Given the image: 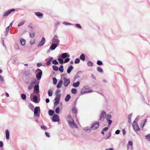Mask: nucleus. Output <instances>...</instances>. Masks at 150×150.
<instances>
[{
  "label": "nucleus",
  "mask_w": 150,
  "mask_h": 150,
  "mask_svg": "<svg viewBox=\"0 0 150 150\" xmlns=\"http://www.w3.org/2000/svg\"><path fill=\"white\" fill-rule=\"evenodd\" d=\"M66 74H62L61 75V77L62 78H63V79L64 80V85L65 87H67L69 84L70 83V80L69 79H67V78L65 77Z\"/></svg>",
  "instance_id": "nucleus-1"
},
{
  "label": "nucleus",
  "mask_w": 150,
  "mask_h": 150,
  "mask_svg": "<svg viewBox=\"0 0 150 150\" xmlns=\"http://www.w3.org/2000/svg\"><path fill=\"white\" fill-rule=\"evenodd\" d=\"M92 90H91L89 87L88 86H84L82 89L81 93L83 94L87 93H91Z\"/></svg>",
  "instance_id": "nucleus-2"
},
{
  "label": "nucleus",
  "mask_w": 150,
  "mask_h": 150,
  "mask_svg": "<svg viewBox=\"0 0 150 150\" xmlns=\"http://www.w3.org/2000/svg\"><path fill=\"white\" fill-rule=\"evenodd\" d=\"M52 42L53 43L59 45L60 43L59 37L57 35H54L52 39Z\"/></svg>",
  "instance_id": "nucleus-3"
},
{
  "label": "nucleus",
  "mask_w": 150,
  "mask_h": 150,
  "mask_svg": "<svg viewBox=\"0 0 150 150\" xmlns=\"http://www.w3.org/2000/svg\"><path fill=\"white\" fill-rule=\"evenodd\" d=\"M35 72H37L36 75L37 78L38 80H40L41 79L42 73V71L39 69H38L35 70Z\"/></svg>",
  "instance_id": "nucleus-4"
},
{
  "label": "nucleus",
  "mask_w": 150,
  "mask_h": 150,
  "mask_svg": "<svg viewBox=\"0 0 150 150\" xmlns=\"http://www.w3.org/2000/svg\"><path fill=\"white\" fill-rule=\"evenodd\" d=\"M40 108L39 106L36 107L35 108L34 115L35 116L38 117L40 116Z\"/></svg>",
  "instance_id": "nucleus-5"
},
{
  "label": "nucleus",
  "mask_w": 150,
  "mask_h": 150,
  "mask_svg": "<svg viewBox=\"0 0 150 150\" xmlns=\"http://www.w3.org/2000/svg\"><path fill=\"white\" fill-rule=\"evenodd\" d=\"M61 96V94L57 95L56 96L55 98L54 99L55 101L54 102V105H58L59 103Z\"/></svg>",
  "instance_id": "nucleus-6"
},
{
  "label": "nucleus",
  "mask_w": 150,
  "mask_h": 150,
  "mask_svg": "<svg viewBox=\"0 0 150 150\" xmlns=\"http://www.w3.org/2000/svg\"><path fill=\"white\" fill-rule=\"evenodd\" d=\"M99 125V124L98 122L94 123L91 127V129L92 130H95L98 128Z\"/></svg>",
  "instance_id": "nucleus-7"
},
{
  "label": "nucleus",
  "mask_w": 150,
  "mask_h": 150,
  "mask_svg": "<svg viewBox=\"0 0 150 150\" xmlns=\"http://www.w3.org/2000/svg\"><path fill=\"white\" fill-rule=\"evenodd\" d=\"M15 9L13 8L9 10L8 11L5 12L3 15L4 17H5L6 16H8L9 14H10L12 12L14 11Z\"/></svg>",
  "instance_id": "nucleus-8"
},
{
  "label": "nucleus",
  "mask_w": 150,
  "mask_h": 150,
  "mask_svg": "<svg viewBox=\"0 0 150 150\" xmlns=\"http://www.w3.org/2000/svg\"><path fill=\"white\" fill-rule=\"evenodd\" d=\"M106 113L104 111H103L101 112V114L100 116V120L101 121H103L105 117Z\"/></svg>",
  "instance_id": "nucleus-9"
},
{
  "label": "nucleus",
  "mask_w": 150,
  "mask_h": 150,
  "mask_svg": "<svg viewBox=\"0 0 150 150\" xmlns=\"http://www.w3.org/2000/svg\"><path fill=\"white\" fill-rule=\"evenodd\" d=\"M36 82V80L35 79H34L33 80H32L31 83H30V86H29L28 87V89L31 90V89H32L35 83Z\"/></svg>",
  "instance_id": "nucleus-10"
},
{
  "label": "nucleus",
  "mask_w": 150,
  "mask_h": 150,
  "mask_svg": "<svg viewBox=\"0 0 150 150\" xmlns=\"http://www.w3.org/2000/svg\"><path fill=\"white\" fill-rule=\"evenodd\" d=\"M53 121L56 122H59V116L58 115H54L52 117Z\"/></svg>",
  "instance_id": "nucleus-11"
},
{
  "label": "nucleus",
  "mask_w": 150,
  "mask_h": 150,
  "mask_svg": "<svg viewBox=\"0 0 150 150\" xmlns=\"http://www.w3.org/2000/svg\"><path fill=\"white\" fill-rule=\"evenodd\" d=\"M71 127L73 128L74 127L77 128L78 127L77 124L75 123L74 121H72L69 124Z\"/></svg>",
  "instance_id": "nucleus-12"
},
{
  "label": "nucleus",
  "mask_w": 150,
  "mask_h": 150,
  "mask_svg": "<svg viewBox=\"0 0 150 150\" xmlns=\"http://www.w3.org/2000/svg\"><path fill=\"white\" fill-rule=\"evenodd\" d=\"M60 57H61L63 59H64L66 57H70L69 54H67V53H64L61 54L60 56Z\"/></svg>",
  "instance_id": "nucleus-13"
},
{
  "label": "nucleus",
  "mask_w": 150,
  "mask_h": 150,
  "mask_svg": "<svg viewBox=\"0 0 150 150\" xmlns=\"http://www.w3.org/2000/svg\"><path fill=\"white\" fill-rule=\"evenodd\" d=\"M53 59V58L52 57H50L48 59H46L45 61L47 62L46 63V65L47 66L50 65L51 64L52 61Z\"/></svg>",
  "instance_id": "nucleus-14"
},
{
  "label": "nucleus",
  "mask_w": 150,
  "mask_h": 150,
  "mask_svg": "<svg viewBox=\"0 0 150 150\" xmlns=\"http://www.w3.org/2000/svg\"><path fill=\"white\" fill-rule=\"evenodd\" d=\"M58 45L52 42V44L50 47V49L52 50H54L57 47Z\"/></svg>",
  "instance_id": "nucleus-15"
},
{
  "label": "nucleus",
  "mask_w": 150,
  "mask_h": 150,
  "mask_svg": "<svg viewBox=\"0 0 150 150\" xmlns=\"http://www.w3.org/2000/svg\"><path fill=\"white\" fill-rule=\"evenodd\" d=\"M45 42V39L44 37H43L42 38L41 41L38 44V47L41 46L43 45Z\"/></svg>",
  "instance_id": "nucleus-16"
},
{
  "label": "nucleus",
  "mask_w": 150,
  "mask_h": 150,
  "mask_svg": "<svg viewBox=\"0 0 150 150\" xmlns=\"http://www.w3.org/2000/svg\"><path fill=\"white\" fill-rule=\"evenodd\" d=\"M133 127L135 131H138L140 129V128L137 125V123H134V122H133Z\"/></svg>",
  "instance_id": "nucleus-17"
},
{
  "label": "nucleus",
  "mask_w": 150,
  "mask_h": 150,
  "mask_svg": "<svg viewBox=\"0 0 150 150\" xmlns=\"http://www.w3.org/2000/svg\"><path fill=\"white\" fill-rule=\"evenodd\" d=\"M34 92L36 93H39V86L38 84H36L34 86Z\"/></svg>",
  "instance_id": "nucleus-18"
},
{
  "label": "nucleus",
  "mask_w": 150,
  "mask_h": 150,
  "mask_svg": "<svg viewBox=\"0 0 150 150\" xmlns=\"http://www.w3.org/2000/svg\"><path fill=\"white\" fill-rule=\"evenodd\" d=\"M67 121L69 122V123L71 122L72 121H73V119L72 118L71 116L70 115H68L67 116Z\"/></svg>",
  "instance_id": "nucleus-19"
},
{
  "label": "nucleus",
  "mask_w": 150,
  "mask_h": 150,
  "mask_svg": "<svg viewBox=\"0 0 150 150\" xmlns=\"http://www.w3.org/2000/svg\"><path fill=\"white\" fill-rule=\"evenodd\" d=\"M132 116V113L129 114L128 116V122L129 124L132 123L131 118Z\"/></svg>",
  "instance_id": "nucleus-20"
},
{
  "label": "nucleus",
  "mask_w": 150,
  "mask_h": 150,
  "mask_svg": "<svg viewBox=\"0 0 150 150\" xmlns=\"http://www.w3.org/2000/svg\"><path fill=\"white\" fill-rule=\"evenodd\" d=\"M73 67L71 65L69 66L67 69V73L69 74L70 73L71 71L73 69Z\"/></svg>",
  "instance_id": "nucleus-21"
},
{
  "label": "nucleus",
  "mask_w": 150,
  "mask_h": 150,
  "mask_svg": "<svg viewBox=\"0 0 150 150\" xmlns=\"http://www.w3.org/2000/svg\"><path fill=\"white\" fill-rule=\"evenodd\" d=\"M80 82L78 81L74 83L73 84V86L74 87L76 88L78 87L80 85Z\"/></svg>",
  "instance_id": "nucleus-22"
},
{
  "label": "nucleus",
  "mask_w": 150,
  "mask_h": 150,
  "mask_svg": "<svg viewBox=\"0 0 150 150\" xmlns=\"http://www.w3.org/2000/svg\"><path fill=\"white\" fill-rule=\"evenodd\" d=\"M63 81L62 80H60L58 82L57 85V88H60L62 84Z\"/></svg>",
  "instance_id": "nucleus-23"
},
{
  "label": "nucleus",
  "mask_w": 150,
  "mask_h": 150,
  "mask_svg": "<svg viewBox=\"0 0 150 150\" xmlns=\"http://www.w3.org/2000/svg\"><path fill=\"white\" fill-rule=\"evenodd\" d=\"M6 137L7 139H8L9 138V132L8 129H7L6 131Z\"/></svg>",
  "instance_id": "nucleus-24"
},
{
  "label": "nucleus",
  "mask_w": 150,
  "mask_h": 150,
  "mask_svg": "<svg viewBox=\"0 0 150 150\" xmlns=\"http://www.w3.org/2000/svg\"><path fill=\"white\" fill-rule=\"evenodd\" d=\"M35 14L37 16L39 17H42L43 16L42 13L40 12H36Z\"/></svg>",
  "instance_id": "nucleus-25"
},
{
  "label": "nucleus",
  "mask_w": 150,
  "mask_h": 150,
  "mask_svg": "<svg viewBox=\"0 0 150 150\" xmlns=\"http://www.w3.org/2000/svg\"><path fill=\"white\" fill-rule=\"evenodd\" d=\"M30 74V70L25 71L23 73V74L25 76H28Z\"/></svg>",
  "instance_id": "nucleus-26"
},
{
  "label": "nucleus",
  "mask_w": 150,
  "mask_h": 150,
  "mask_svg": "<svg viewBox=\"0 0 150 150\" xmlns=\"http://www.w3.org/2000/svg\"><path fill=\"white\" fill-rule=\"evenodd\" d=\"M20 42L21 45L23 46L25 44V41L24 39L22 38L20 39Z\"/></svg>",
  "instance_id": "nucleus-27"
},
{
  "label": "nucleus",
  "mask_w": 150,
  "mask_h": 150,
  "mask_svg": "<svg viewBox=\"0 0 150 150\" xmlns=\"http://www.w3.org/2000/svg\"><path fill=\"white\" fill-rule=\"evenodd\" d=\"M71 98V96L69 94H68L67 95L66 98L65 99V101L68 102L69 101Z\"/></svg>",
  "instance_id": "nucleus-28"
},
{
  "label": "nucleus",
  "mask_w": 150,
  "mask_h": 150,
  "mask_svg": "<svg viewBox=\"0 0 150 150\" xmlns=\"http://www.w3.org/2000/svg\"><path fill=\"white\" fill-rule=\"evenodd\" d=\"M25 22V20H23L19 22V23L18 25V27L21 26L23 25Z\"/></svg>",
  "instance_id": "nucleus-29"
},
{
  "label": "nucleus",
  "mask_w": 150,
  "mask_h": 150,
  "mask_svg": "<svg viewBox=\"0 0 150 150\" xmlns=\"http://www.w3.org/2000/svg\"><path fill=\"white\" fill-rule=\"evenodd\" d=\"M80 58L81 60L83 61L85 60V57L83 54H81L80 57Z\"/></svg>",
  "instance_id": "nucleus-30"
},
{
  "label": "nucleus",
  "mask_w": 150,
  "mask_h": 150,
  "mask_svg": "<svg viewBox=\"0 0 150 150\" xmlns=\"http://www.w3.org/2000/svg\"><path fill=\"white\" fill-rule=\"evenodd\" d=\"M63 59L59 57L58 58V60L60 64H63V63H64Z\"/></svg>",
  "instance_id": "nucleus-31"
},
{
  "label": "nucleus",
  "mask_w": 150,
  "mask_h": 150,
  "mask_svg": "<svg viewBox=\"0 0 150 150\" xmlns=\"http://www.w3.org/2000/svg\"><path fill=\"white\" fill-rule=\"evenodd\" d=\"M54 113V111L52 110H49L48 111V113L49 115L52 116L53 115Z\"/></svg>",
  "instance_id": "nucleus-32"
},
{
  "label": "nucleus",
  "mask_w": 150,
  "mask_h": 150,
  "mask_svg": "<svg viewBox=\"0 0 150 150\" xmlns=\"http://www.w3.org/2000/svg\"><path fill=\"white\" fill-rule=\"evenodd\" d=\"M33 100L35 103H37L38 100L37 97L36 96H34L33 98Z\"/></svg>",
  "instance_id": "nucleus-33"
},
{
  "label": "nucleus",
  "mask_w": 150,
  "mask_h": 150,
  "mask_svg": "<svg viewBox=\"0 0 150 150\" xmlns=\"http://www.w3.org/2000/svg\"><path fill=\"white\" fill-rule=\"evenodd\" d=\"M59 70L62 73L64 71L63 66L62 65H61L59 69Z\"/></svg>",
  "instance_id": "nucleus-34"
},
{
  "label": "nucleus",
  "mask_w": 150,
  "mask_h": 150,
  "mask_svg": "<svg viewBox=\"0 0 150 150\" xmlns=\"http://www.w3.org/2000/svg\"><path fill=\"white\" fill-rule=\"evenodd\" d=\"M14 48L16 50H18L19 49V47L18 45L16 43L14 44Z\"/></svg>",
  "instance_id": "nucleus-35"
},
{
  "label": "nucleus",
  "mask_w": 150,
  "mask_h": 150,
  "mask_svg": "<svg viewBox=\"0 0 150 150\" xmlns=\"http://www.w3.org/2000/svg\"><path fill=\"white\" fill-rule=\"evenodd\" d=\"M72 112L73 113L76 115L77 113V110L76 108H73L72 110Z\"/></svg>",
  "instance_id": "nucleus-36"
},
{
  "label": "nucleus",
  "mask_w": 150,
  "mask_h": 150,
  "mask_svg": "<svg viewBox=\"0 0 150 150\" xmlns=\"http://www.w3.org/2000/svg\"><path fill=\"white\" fill-rule=\"evenodd\" d=\"M71 92L72 93L75 94L77 93V91L76 89L72 88L71 90Z\"/></svg>",
  "instance_id": "nucleus-37"
},
{
  "label": "nucleus",
  "mask_w": 150,
  "mask_h": 150,
  "mask_svg": "<svg viewBox=\"0 0 150 150\" xmlns=\"http://www.w3.org/2000/svg\"><path fill=\"white\" fill-rule=\"evenodd\" d=\"M97 69L98 71L100 73H102L103 72L102 69L100 67H98Z\"/></svg>",
  "instance_id": "nucleus-38"
},
{
  "label": "nucleus",
  "mask_w": 150,
  "mask_h": 150,
  "mask_svg": "<svg viewBox=\"0 0 150 150\" xmlns=\"http://www.w3.org/2000/svg\"><path fill=\"white\" fill-rule=\"evenodd\" d=\"M52 91L51 90H49L48 91V95L49 96H51L52 95Z\"/></svg>",
  "instance_id": "nucleus-39"
},
{
  "label": "nucleus",
  "mask_w": 150,
  "mask_h": 150,
  "mask_svg": "<svg viewBox=\"0 0 150 150\" xmlns=\"http://www.w3.org/2000/svg\"><path fill=\"white\" fill-rule=\"evenodd\" d=\"M21 98L23 100H25L26 99V96L24 94H22L21 95Z\"/></svg>",
  "instance_id": "nucleus-40"
},
{
  "label": "nucleus",
  "mask_w": 150,
  "mask_h": 150,
  "mask_svg": "<svg viewBox=\"0 0 150 150\" xmlns=\"http://www.w3.org/2000/svg\"><path fill=\"white\" fill-rule=\"evenodd\" d=\"M140 116L138 115L135 118V120L134 121V123H136L139 120L140 118Z\"/></svg>",
  "instance_id": "nucleus-41"
},
{
  "label": "nucleus",
  "mask_w": 150,
  "mask_h": 150,
  "mask_svg": "<svg viewBox=\"0 0 150 150\" xmlns=\"http://www.w3.org/2000/svg\"><path fill=\"white\" fill-rule=\"evenodd\" d=\"M52 68L55 71H57L58 70V67L56 65H53Z\"/></svg>",
  "instance_id": "nucleus-42"
},
{
  "label": "nucleus",
  "mask_w": 150,
  "mask_h": 150,
  "mask_svg": "<svg viewBox=\"0 0 150 150\" xmlns=\"http://www.w3.org/2000/svg\"><path fill=\"white\" fill-rule=\"evenodd\" d=\"M53 84L54 85L56 84L57 82V79L55 78H53Z\"/></svg>",
  "instance_id": "nucleus-43"
},
{
  "label": "nucleus",
  "mask_w": 150,
  "mask_h": 150,
  "mask_svg": "<svg viewBox=\"0 0 150 150\" xmlns=\"http://www.w3.org/2000/svg\"><path fill=\"white\" fill-rule=\"evenodd\" d=\"M87 65L88 66L92 67L93 66V63L91 62L88 61L87 63Z\"/></svg>",
  "instance_id": "nucleus-44"
},
{
  "label": "nucleus",
  "mask_w": 150,
  "mask_h": 150,
  "mask_svg": "<svg viewBox=\"0 0 150 150\" xmlns=\"http://www.w3.org/2000/svg\"><path fill=\"white\" fill-rule=\"evenodd\" d=\"M9 26L7 27L6 28V31L5 33V35L6 36L8 33V31H9Z\"/></svg>",
  "instance_id": "nucleus-45"
},
{
  "label": "nucleus",
  "mask_w": 150,
  "mask_h": 150,
  "mask_svg": "<svg viewBox=\"0 0 150 150\" xmlns=\"http://www.w3.org/2000/svg\"><path fill=\"white\" fill-rule=\"evenodd\" d=\"M30 37L31 38H34L35 35V33L33 32H32V33H30Z\"/></svg>",
  "instance_id": "nucleus-46"
},
{
  "label": "nucleus",
  "mask_w": 150,
  "mask_h": 150,
  "mask_svg": "<svg viewBox=\"0 0 150 150\" xmlns=\"http://www.w3.org/2000/svg\"><path fill=\"white\" fill-rule=\"evenodd\" d=\"M60 112V109L59 107H58L56 108L55 110V112L57 114H59V113Z\"/></svg>",
  "instance_id": "nucleus-47"
},
{
  "label": "nucleus",
  "mask_w": 150,
  "mask_h": 150,
  "mask_svg": "<svg viewBox=\"0 0 150 150\" xmlns=\"http://www.w3.org/2000/svg\"><path fill=\"white\" fill-rule=\"evenodd\" d=\"M80 62V59L78 58H76L75 61V62H75V64H78V63H79Z\"/></svg>",
  "instance_id": "nucleus-48"
},
{
  "label": "nucleus",
  "mask_w": 150,
  "mask_h": 150,
  "mask_svg": "<svg viewBox=\"0 0 150 150\" xmlns=\"http://www.w3.org/2000/svg\"><path fill=\"white\" fill-rule=\"evenodd\" d=\"M52 63L55 65L58 64V62H57L56 60L55 59L52 61Z\"/></svg>",
  "instance_id": "nucleus-49"
},
{
  "label": "nucleus",
  "mask_w": 150,
  "mask_h": 150,
  "mask_svg": "<svg viewBox=\"0 0 150 150\" xmlns=\"http://www.w3.org/2000/svg\"><path fill=\"white\" fill-rule=\"evenodd\" d=\"M111 118V115L110 114H108L106 116V120H108Z\"/></svg>",
  "instance_id": "nucleus-50"
},
{
  "label": "nucleus",
  "mask_w": 150,
  "mask_h": 150,
  "mask_svg": "<svg viewBox=\"0 0 150 150\" xmlns=\"http://www.w3.org/2000/svg\"><path fill=\"white\" fill-rule=\"evenodd\" d=\"M146 139L147 140L150 141V134L147 135L146 137Z\"/></svg>",
  "instance_id": "nucleus-51"
},
{
  "label": "nucleus",
  "mask_w": 150,
  "mask_h": 150,
  "mask_svg": "<svg viewBox=\"0 0 150 150\" xmlns=\"http://www.w3.org/2000/svg\"><path fill=\"white\" fill-rule=\"evenodd\" d=\"M63 24L67 25H73V24L69 22H64L63 23Z\"/></svg>",
  "instance_id": "nucleus-52"
},
{
  "label": "nucleus",
  "mask_w": 150,
  "mask_h": 150,
  "mask_svg": "<svg viewBox=\"0 0 150 150\" xmlns=\"http://www.w3.org/2000/svg\"><path fill=\"white\" fill-rule=\"evenodd\" d=\"M97 64L99 65H101L103 64L102 62L101 61L99 60L97 61Z\"/></svg>",
  "instance_id": "nucleus-53"
},
{
  "label": "nucleus",
  "mask_w": 150,
  "mask_h": 150,
  "mask_svg": "<svg viewBox=\"0 0 150 150\" xmlns=\"http://www.w3.org/2000/svg\"><path fill=\"white\" fill-rule=\"evenodd\" d=\"M75 26L78 28H81V27L80 24H76L75 25Z\"/></svg>",
  "instance_id": "nucleus-54"
},
{
  "label": "nucleus",
  "mask_w": 150,
  "mask_h": 150,
  "mask_svg": "<svg viewBox=\"0 0 150 150\" xmlns=\"http://www.w3.org/2000/svg\"><path fill=\"white\" fill-rule=\"evenodd\" d=\"M69 60L70 59L68 58L65 59L64 62V63H66L68 62L69 61Z\"/></svg>",
  "instance_id": "nucleus-55"
},
{
  "label": "nucleus",
  "mask_w": 150,
  "mask_h": 150,
  "mask_svg": "<svg viewBox=\"0 0 150 150\" xmlns=\"http://www.w3.org/2000/svg\"><path fill=\"white\" fill-rule=\"evenodd\" d=\"M146 119H144L143 120V125L142 126H141V127H143L144 126L145 123L146 122Z\"/></svg>",
  "instance_id": "nucleus-56"
},
{
  "label": "nucleus",
  "mask_w": 150,
  "mask_h": 150,
  "mask_svg": "<svg viewBox=\"0 0 150 150\" xmlns=\"http://www.w3.org/2000/svg\"><path fill=\"white\" fill-rule=\"evenodd\" d=\"M60 92V90L59 89H58L56 90L55 92V94L57 95H58V94Z\"/></svg>",
  "instance_id": "nucleus-57"
},
{
  "label": "nucleus",
  "mask_w": 150,
  "mask_h": 150,
  "mask_svg": "<svg viewBox=\"0 0 150 150\" xmlns=\"http://www.w3.org/2000/svg\"><path fill=\"white\" fill-rule=\"evenodd\" d=\"M128 145L130 146H132L133 145V142L131 141H129L128 142Z\"/></svg>",
  "instance_id": "nucleus-58"
},
{
  "label": "nucleus",
  "mask_w": 150,
  "mask_h": 150,
  "mask_svg": "<svg viewBox=\"0 0 150 150\" xmlns=\"http://www.w3.org/2000/svg\"><path fill=\"white\" fill-rule=\"evenodd\" d=\"M107 120L108 122L109 126H110L112 123V121L110 120Z\"/></svg>",
  "instance_id": "nucleus-59"
},
{
  "label": "nucleus",
  "mask_w": 150,
  "mask_h": 150,
  "mask_svg": "<svg viewBox=\"0 0 150 150\" xmlns=\"http://www.w3.org/2000/svg\"><path fill=\"white\" fill-rule=\"evenodd\" d=\"M41 128L43 129H44L45 130H46L47 129V127L45 126H44V125H42L41 126Z\"/></svg>",
  "instance_id": "nucleus-60"
},
{
  "label": "nucleus",
  "mask_w": 150,
  "mask_h": 150,
  "mask_svg": "<svg viewBox=\"0 0 150 150\" xmlns=\"http://www.w3.org/2000/svg\"><path fill=\"white\" fill-rule=\"evenodd\" d=\"M45 134L48 137H50V133L48 132H45Z\"/></svg>",
  "instance_id": "nucleus-61"
},
{
  "label": "nucleus",
  "mask_w": 150,
  "mask_h": 150,
  "mask_svg": "<svg viewBox=\"0 0 150 150\" xmlns=\"http://www.w3.org/2000/svg\"><path fill=\"white\" fill-rule=\"evenodd\" d=\"M34 42H35V41L34 40H31L30 42V44L31 45H32L33 44H34Z\"/></svg>",
  "instance_id": "nucleus-62"
},
{
  "label": "nucleus",
  "mask_w": 150,
  "mask_h": 150,
  "mask_svg": "<svg viewBox=\"0 0 150 150\" xmlns=\"http://www.w3.org/2000/svg\"><path fill=\"white\" fill-rule=\"evenodd\" d=\"M3 146V143L2 141H0V147L1 148Z\"/></svg>",
  "instance_id": "nucleus-63"
},
{
  "label": "nucleus",
  "mask_w": 150,
  "mask_h": 150,
  "mask_svg": "<svg viewBox=\"0 0 150 150\" xmlns=\"http://www.w3.org/2000/svg\"><path fill=\"white\" fill-rule=\"evenodd\" d=\"M29 107L30 109H32V108H33L34 106L32 104H30L29 105Z\"/></svg>",
  "instance_id": "nucleus-64"
}]
</instances>
